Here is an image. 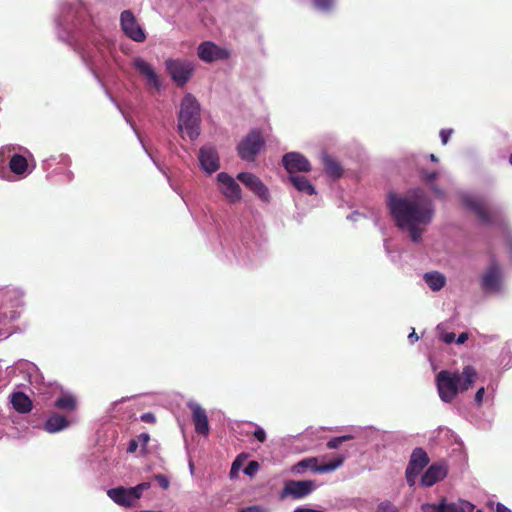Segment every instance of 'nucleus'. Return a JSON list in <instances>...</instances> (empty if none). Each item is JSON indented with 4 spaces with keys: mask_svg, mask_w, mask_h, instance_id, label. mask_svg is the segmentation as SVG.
<instances>
[{
    "mask_svg": "<svg viewBox=\"0 0 512 512\" xmlns=\"http://www.w3.org/2000/svg\"><path fill=\"white\" fill-rule=\"evenodd\" d=\"M56 30L58 38L73 47L94 74L107 63L108 56H113V41L106 35L100 19L79 0L61 6Z\"/></svg>",
    "mask_w": 512,
    "mask_h": 512,
    "instance_id": "f257e3e1",
    "label": "nucleus"
},
{
    "mask_svg": "<svg viewBox=\"0 0 512 512\" xmlns=\"http://www.w3.org/2000/svg\"><path fill=\"white\" fill-rule=\"evenodd\" d=\"M388 206L397 226L404 228L408 224L430 223L433 210L429 204L419 200H408L395 193H389Z\"/></svg>",
    "mask_w": 512,
    "mask_h": 512,
    "instance_id": "f03ea898",
    "label": "nucleus"
},
{
    "mask_svg": "<svg viewBox=\"0 0 512 512\" xmlns=\"http://www.w3.org/2000/svg\"><path fill=\"white\" fill-rule=\"evenodd\" d=\"M477 376L476 369L471 365L465 366L461 373L448 370L440 371L436 376V382L441 400L447 403L452 402L458 392L466 391L472 387Z\"/></svg>",
    "mask_w": 512,
    "mask_h": 512,
    "instance_id": "7ed1b4c3",
    "label": "nucleus"
},
{
    "mask_svg": "<svg viewBox=\"0 0 512 512\" xmlns=\"http://www.w3.org/2000/svg\"><path fill=\"white\" fill-rule=\"evenodd\" d=\"M200 104L191 94L184 95L178 116V130L182 136L195 140L200 135Z\"/></svg>",
    "mask_w": 512,
    "mask_h": 512,
    "instance_id": "20e7f679",
    "label": "nucleus"
},
{
    "mask_svg": "<svg viewBox=\"0 0 512 512\" xmlns=\"http://www.w3.org/2000/svg\"><path fill=\"white\" fill-rule=\"evenodd\" d=\"M150 482H142L134 487L118 486L107 490L108 497L117 505L132 508L142 497L143 492L150 489Z\"/></svg>",
    "mask_w": 512,
    "mask_h": 512,
    "instance_id": "39448f33",
    "label": "nucleus"
},
{
    "mask_svg": "<svg viewBox=\"0 0 512 512\" xmlns=\"http://www.w3.org/2000/svg\"><path fill=\"white\" fill-rule=\"evenodd\" d=\"M17 149H21V147L12 144L4 145L0 148V157L3 161L9 158L10 171L24 178L32 172L34 166L30 167L28 159L24 155L17 153Z\"/></svg>",
    "mask_w": 512,
    "mask_h": 512,
    "instance_id": "423d86ee",
    "label": "nucleus"
},
{
    "mask_svg": "<svg viewBox=\"0 0 512 512\" xmlns=\"http://www.w3.org/2000/svg\"><path fill=\"white\" fill-rule=\"evenodd\" d=\"M165 67L171 79L179 87H183L190 80L194 72L193 62L185 59H167Z\"/></svg>",
    "mask_w": 512,
    "mask_h": 512,
    "instance_id": "0eeeda50",
    "label": "nucleus"
},
{
    "mask_svg": "<svg viewBox=\"0 0 512 512\" xmlns=\"http://www.w3.org/2000/svg\"><path fill=\"white\" fill-rule=\"evenodd\" d=\"M344 460L345 457L343 455H337L333 460L327 463L318 464V458L309 457L299 461L291 470L298 474L305 472L307 469L317 473H329L339 468L344 463Z\"/></svg>",
    "mask_w": 512,
    "mask_h": 512,
    "instance_id": "6e6552de",
    "label": "nucleus"
},
{
    "mask_svg": "<svg viewBox=\"0 0 512 512\" xmlns=\"http://www.w3.org/2000/svg\"><path fill=\"white\" fill-rule=\"evenodd\" d=\"M264 146V140L260 131L252 130L237 146V151L242 160L254 161Z\"/></svg>",
    "mask_w": 512,
    "mask_h": 512,
    "instance_id": "1a4fd4ad",
    "label": "nucleus"
},
{
    "mask_svg": "<svg viewBox=\"0 0 512 512\" xmlns=\"http://www.w3.org/2000/svg\"><path fill=\"white\" fill-rule=\"evenodd\" d=\"M8 374L15 377H22L31 385H39L43 381V376L39 368L32 362L24 359L16 361L8 367Z\"/></svg>",
    "mask_w": 512,
    "mask_h": 512,
    "instance_id": "9d476101",
    "label": "nucleus"
},
{
    "mask_svg": "<svg viewBox=\"0 0 512 512\" xmlns=\"http://www.w3.org/2000/svg\"><path fill=\"white\" fill-rule=\"evenodd\" d=\"M502 283V268L495 259H492L481 277V288L486 293H498L502 289Z\"/></svg>",
    "mask_w": 512,
    "mask_h": 512,
    "instance_id": "9b49d317",
    "label": "nucleus"
},
{
    "mask_svg": "<svg viewBox=\"0 0 512 512\" xmlns=\"http://www.w3.org/2000/svg\"><path fill=\"white\" fill-rule=\"evenodd\" d=\"M218 190L229 203H237L242 198L239 184L226 172H220L217 177Z\"/></svg>",
    "mask_w": 512,
    "mask_h": 512,
    "instance_id": "f8f14e48",
    "label": "nucleus"
},
{
    "mask_svg": "<svg viewBox=\"0 0 512 512\" xmlns=\"http://www.w3.org/2000/svg\"><path fill=\"white\" fill-rule=\"evenodd\" d=\"M120 25L124 34L131 40L139 43L146 40L145 31L137 22L136 17L130 10H124L121 13Z\"/></svg>",
    "mask_w": 512,
    "mask_h": 512,
    "instance_id": "ddd939ff",
    "label": "nucleus"
},
{
    "mask_svg": "<svg viewBox=\"0 0 512 512\" xmlns=\"http://www.w3.org/2000/svg\"><path fill=\"white\" fill-rule=\"evenodd\" d=\"M237 179L252 191L259 199L268 202L270 193L268 187L261 181L259 177L250 172H241L237 175Z\"/></svg>",
    "mask_w": 512,
    "mask_h": 512,
    "instance_id": "4468645a",
    "label": "nucleus"
},
{
    "mask_svg": "<svg viewBox=\"0 0 512 512\" xmlns=\"http://www.w3.org/2000/svg\"><path fill=\"white\" fill-rule=\"evenodd\" d=\"M134 69L145 78L147 84L159 91L162 89V81L154 67L142 57H135L132 61Z\"/></svg>",
    "mask_w": 512,
    "mask_h": 512,
    "instance_id": "2eb2a0df",
    "label": "nucleus"
},
{
    "mask_svg": "<svg viewBox=\"0 0 512 512\" xmlns=\"http://www.w3.org/2000/svg\"><path fill=\"white\" fill-rule=\"evenodd\" d=\"M70 165V159L67 155L50 156L43 161V168L50 171L49 174L57 175L64 174L66 181H71L73 174L67 170Z\"/></svg>",
    "mask_w": 512,
    "mask_h": 512,
    "instance_id": "dca6fc26",
    "label": "nucleus"
},
{
    "mask_svg": "<svg viewBox=\"0 0 512 512\" xmlns=\"http://www.w3.org/2000/svg\"><path fill=\"white\" fill-rule=\"evenodd\" d=\"M465 205L472 210L483 223L493 225L497 222L498 213L490 210L483 201L468 198L465 200Z\"/></svg>",
    "mask_w": 512,
    "mask_h": 512,
    "instance_id": "f3484780",
    "label": "nucleus"
},
{
    "mask_svg": "<svg viewBox=\"0 0 512 512\" xmlns=\"http://www.w3.org/2000/svg\"><path fill=\"white\" fill-rule=\"evenodd\" d=\"M199 163L207 174L216 172L220 167V159L217 151L211 146H204L199 150Z\"/></svg>",
    "mask_w": 512,
    "mask_h": 512,
    "instance_id": "a211bd4d",
    "label": "nucleus"
},
{
    "mask_svg": "<svg viewBox=\"0 0 512 512\" xmlns=\"http://www.w3.org/2000/svg\"><path fill=\"white\" fill-rule=\"evenodd\" d=\"M188 407L192 412V421L195 426V431L198 434L207 436L210 431L208 417L206 411L197 402H188Z\"/></svg>",
    "mask_w": 512,
    "mask_h": 512,
    "instance_id": "6ab92c4d",
    "label": "nucleus"
},
{
    "mask_svg": "<svg viewBox=\"0 0 512 512\" xmlns=\"http://www.w3.org/2000/svg\"><path fill=\"white\" fill-rule=\"evenodd\" d=\"M197 52L199 58L207 63L228 57V52L225 49L218 47L210 41L201 43L198 46Z\"/></svg>",
    "mask_w": 512,
    "mask_h": 512,
    "instance_id": "aec40b11",
    "label": "nucleus"
},
{
    "mask_svg": "<svg viewBox=\"0 0 512 512\" xmlns=\"http://www.w3.org/2000/svg\"><path fill=\"white\" fill-rule=\"evenodd\" d=\"M316 489V483L313 480H290V497L301 499L311 494Z\"/></svg>",
    "mask_w": 512,
    "mask_h": 512,
    "instance_id": "412c9836",
    "label": "nucleus"
},
{
    "mask_svg": "<svg viewBox=\"0 0 512 512\" xmlns=\"http://www.w3.org/2000/svg\"><path fill=\"white\" fill-rule=\"evenodd\" d=\"M70 425L68 419L58 413L50 415L44 423V430L48 433H57L65 430Z\"/></svg>",
    "mask_w": 512,
    "mask_h": 512,
    "instance_id": "4be33fe9",
    "label": "nucleus"
},
{
    "mask_svg": "<svg viewBox=\"0 0 512 512\" xmlns=\"http://www.w3.org/2000/svg\"><path fill=\"white\" fill-rule=\"evenodd\" d=\"M446 476V469L442 465H431L421 478V483L424 486H433L438 481L442 480Z\"/></svg>",
    "mask_w": 512,
    "mask_h": 512,
    "instance_id": "5701e85b",
    "label": "nucleus"
},
{
    "mask_svg": "<svg viewBox=\"0 0 512 512\" xmlns=\"http://www.w3.org/2000/svg\"><path fill=\"white\" fill-rule=\"evenodd\" d=\"M429 463L428 454L422 448H415L411 454L410 461L407 467L421 472Z\"/></svg>",
    "mask_w": 512,
    "mask_h": 512,
    "instance_id": "b1692460",
    "label": "nucleus"
},
{
    "mask_svg": "<svg viewBox=\"0 0 512 512\" xmlns=\"http://www.w3.org/2000/svg\"><path fill=\"white\" fill-rule=\"evenodd\" d=\"M323 164L326 174L333 178L338 179L343 174V168L341 164L332 156L328 154L323 155Z\"/></svg>",
    "mask_w": 512,
    "mask_h": 512,
    "instance_id": "393cba45",
    "label": "nucleus"
},
{
    "mask_svg": "<svg viewBox=\"0 0 512 512\" xmlns=\"http://www.w3.org/2000/svg\"><path fill=\"white\" fill-rule=\"evenodd\" d=\"M13 408L19 413H28L32 408V402L23 392H14L11 395Z\"/></svg>",
    "mask_w": 512,
    "mask_h": 512,
    "instance_id": "a878e982",
    "label": "nucleus"
},
{
    "mask_svg": "<svg viewBox=\"0 0 512 512\" xmlns=\"http://www.w3.org/2000/svg\"><path fill=\"white\" fill-rule=\"evenodd\" d=\"M290 184L300 192L308 195L315 194V188L310 181L304 176L294 175L292 171H290Z\"/></svg>",
    "mask_w": 512,
    "mask_h": 512,
    "instance_id": "bb28decb",
    "label": "nucleus"
},
{
    "mask_svg": "<svg viewBox=\"0 0 512 512\" xmlns=\"http://www.w3.org/2000/svg\"><path fill=\"white\" fill-rule=\"evenodd\" d=\"M292 168L301 172H309L311 170V165L308 159L302 154L290 152V170Z\"/></svg>",
    "mask_w": 512,
    "mask_h": 512,
    "instance_id": "cd10ccee",
    "label": "nucleus"
},
{
    "mask_svg": "<svg viewBox=\"0 0 512 512\" xmlns=\"http://www.w3.org/2000/svg\"><path fill=\"white\" fill-rule=\"evenodd\" d=\"M424 280L433 291H439L446 283L445 276L439 272L426 273L424 275Z\"/></svg>",
    "mask_w": 512,
    "mask_h": 512,
    "instance_id": "c85d7f7f",
    "label": "nucleus"
},
{
    "mask_svg": "<svg viewBox=\"0 0 512 512\" xmlns=\"http://www.w3.org/2000/svg\"><path fill=\"white\" fill-rule=\"evenodd\" d=\"M54 405L60 410L73 411L76 408L77 401L74 395L65 392L56 399Z\"/></svg>",
    "mask_w": 512,
    "mask_h": 512,
    "instance_id": "c756f323",
    "label": "nucleus"
},
{
    "mask_svg": "<svg viewBox=\"0 0 512 512\" xmlns=\"http://www.w3.org/2000/svg\"><path fill=\"white\" fill-rule=\"evenodd\" d=\"M474 505L465 500H459L454 503L446 502V512H473Z\"/></svg>",
    "mask_w": 512,
    "mask_h": 512,
    "instance_id": "7c9ffc66",
    "label": "nucleus"
},
{
    "mask_svg": "<svg viewBox=\"0 0 512 512\" xmlns=\"http://www.w3.org/2000/svg\"><path fill=\"white\" fill-rule=\"evenodd\" d=\"M423 512H446V500L443 498L439 504L425 503L421 506Z\"/></svg>",
    "mask_w": 512,
    "mask_h": 512,
    "instance_id": "2f4dec72",
    "label": "nucleus"
},
{
    "mask_svg": "<svg viewBox=\"0 0 512 512\" xmlns=\"http://www.w3.org/2000/svg\"><path fill=\"white\" fill-rule=\"evenodd\" d=\"M352 439H354V436H352V435H343V436H339V437H334L326 443V447L328 449H337L340 447V445L343 442H346V441H349Z\"/></svg>",
    "mask_w": 512,
    "mask_h": 512,
    "instance_id": "473e14b6",
    "label": "nucleus"
},
{
    "mask_svg": "<svg viewBox=\"0 0 512 512\" xmlns=\"http://www.w3.org/2000/svg\"><path fill=\"white\" fill-rule=\"evenodd\" d=\"M147 155H148V156H149V158L153 161V163L155 164V166H156V167H157V168H158V169H159V170H160V171H161V172L166 176V178L168 179V182H169L170 187H171V188H172V189H173V190H174V191H175V192H176V193H177V194L182 198V200H183V201H185V199H184V196H183L182 192L180 191V189H179L177 186H175V185L171 182V180H170L169 176L167 175L166 171H165V170H163V168L160 166V164H159V163H158V162H157V161L152 157V155H151L150 153H148Z\"/></svg>",
    "mask_w": 512,
    "mask_h": 512,
    "instance_id": "72a5a7b5",
    "label": "nucleus"
},
{
    "mask_svg": "<svg viewBox=\"0 0 512 512\" xmlns=\"http://www.w3.org/2000/svg\"><path fill=\"white\" fill-rule=\"evenodd\" d=\"M418 224H408L405 227L409 229L410 238L413 242L420 241L423 230L417 227Z\"/></svg>",
    "mask_w": 512,
    "mask_h": 512,
    "instance_id": "f704fd0d",
    "label": "nucleus"
},
{
    "mask_svg": "<svg viewBox=\"0 0 512 512\" xmlns=\"http://www.w3.org/2000/svg\"><path fill=\"white\" fill-rule=\"evenodd\" d=\"M376 512H398L397 507L390 501L381 502Z\"/></svg>",
    "mask_w": 512,
    "mask_h": 512,
    "instance_id": "c9c22d12",
    "label": "nucleus"
},
{
    "mask_svg": "<svg viewBox=\"0 0 512 512\" xmlns=\"http://www.w3.org/2000/svg\"><path fill=\"white\" fill-rule=\"evenodd\" d=\"M438 175L439 174L436 171L428 172L425 169L420 170L421 179L427 183L433 182L438 177Z\"/></svg>",
    "mask_w": 512,
    "mask_h": 512,
    "instance_id": "e433bc0d",
    "label": "nucleus"
},
{
    "mask_svg": "<svg viewBox=\"0 0 512 512\" xmlns=\"http://www.w3.org/2000/svg\"><path fill=\"white\" fill-rule=\"evenodd\" d=\"M251 424L255 427L254 432H253L254 437L261 443L265 442L266 438H267L265 430L257 424H254V423H251Z\"/></svg>",
    "mask_w": 512,
    "mask_h": 512,
    "instance_id": "4c0bfd02",
    "label": "nucleus"
},
{
    "mask_svg": "<svg viewBox=\"0 0 512 512\" xmlns=\"http://www.w3.org/2000/svg\"><path fill=\"white\" fill-rule=\"evenodd\" d=\"M405 474H406L407 483L410 486H413L415 484L416 478L420 474V472L415 471V470L411 469L410 467H407Z\"/></svg>",
    "mask_w": 512,
    "mask_h": 512,
    "instance_id": "58836bf2",
    "label": "nucleus"
},
{
    "mask_svg": "<svg viewBox=\"0 0 512 512\" xmlns=\"http://www.w3.org/2000/svg\"><path fill=\"white\" fill-rule=\"evenodd\" d=\"M259 470V464L256 461H250L248 465L244 468V473L248 476H253Z\"/></svg>",
    "mask_w": 512,
    "mask_h": 512,
    "instance_id": "ea45409f",
    "label": "nucleus"
},
{
    "mask_svg": "<svg viewBox=\"0 0 512 512\" xmlns=\"http://www.w3.org/2000/svg\"><path fill=\"white\" fill-rule=\"evenodd\" d=\"M313 1H314L315 6L318 9L324 10V11L330 10L333 5V0H313Z\"/></svg>",
    "mask_w": 512,
    "mask_h": 512,
    "instance_id": "a19ab883",
    "label": "nucleus"
},
{
    "mask_svg": "<svg viewBox=\"0 0 512 512\" xmlns=\"http://www.w3.org/2000/svg\"><path fill=\"white\" fill-rule=\"evenodd\" d=\"M238 512H269V509L262 505H252L248 507H243L239 509Z\"/></svg>",
    "mask_w": 512,
    "mask_h": 512,
    "instance_id": "79ce46f5",
    "label": "nucleus"
},
{
    "mask_svg": "<svg viewBox=\"0 0 512 512\" xmlns=\"http://www.w3.org/2000/svg\"><path fill=\"white\" fill-rule=\"evenodd\" d=\"M121 114H122V116H124V117H125L126 122L131 126V128H132V129H133V131L135 132V134H136V136H137V138H138L139 142L141 143V145H142V147H143L144 151L146 152V154L150 153V152L147 150V148L145 147V145H144V143H143V141H142V138H141V136H140L139 132L137 131L136 127L134 126V124L131 122V120H130L128 117H126V116H125L124 111H121Z\"/></svg>",
    "mask_w": 512,
    "mask_h": 512,
    "instance_id": "37998d69",
    "label": "nucleus"
},
{
    "mask_svg": "<svg viewBox=\"0 0 512 512\" xmlns=\"http://www.w3.org/2000/svg\"><path fill=\"white\" fill-rule=\"evenodd\" d=\"M121 114H122V116H124V117H125L126 122L131 126V128H132V129H133V131L135 132V134H136V136H137V138H138L139 142L141 143V145H142V147H143L144 151L146 152V154L150 153V152L147 150V148L145 147V145H144V143H143V141H142V138H141V136H140L139 132L137 131L136 127L134 126V124L131 122V120H130L128 117H126V116H125L124 111H121Z\"/></svg>",
    "mask_w": 512,
    "mask_h": 512,
    "instance_id": "c03bdc74",
    "label": "nucleus"
},
{
    "mask_svg": "<svg viewBox=\"0 0 512 512\" xmlns=\"http://www.w3.org/2000/svg\"><path fill=\"white\" fill-rule=\"evenodd\" d=\"M453 132H454L453 129H442L440 131V138H441L443 145H446L448 143L449 138L451 137Z\"/></svg>",
    "mask_w": 512,
    "mask_h": 512,
    "instance_id": "a18cd8bd",
    "label": "nucleus"
},
{
    "mask_svg": "<svg viewBox=\"0 0 512 512\" xmlns=\"http://www.w3.org/2000/svg\"><path fill=\"white\" fill-rule=\"evenodd\" d=\"M241 468V462H240V457H238L233 463H232V466H231V470H230V476L233 478L235 477L239 470Z\"/></svg>",
    "mask_w": 512,
    "mask_h": 512,
    "instance_id": "49530a36",
    "label": "nucleus"
},
{
    "mask_svg": "<svg viewBox=\"0 0 512 512\" xmlns=\"http://www.w3.org/2000/svg\"><path fill=\"white\" fill-rule=\"evenodd\" d=\"M155 479L163 489H167L169 487V480L166 476L158 474L155 476Z\"/></svg>",
    "mask_w": 512,
    "mask_h": 512,
    "instance_id": "de8ad7c7",
    "label": "nucleus"
},
{
    "mask_svg": "<svg viewBox=\"0 0 512 512\" xmlns=\"http://www.w3.org/2000/svg\"><path fill=\"white\" fill-rule=\"evenodd\" d=\"M484 394H485L484 387H481L477 390V392L475 394V402L477 405H481V403L483 401Z\"/></svg>",
    "mask_w": 512,
    "mask_h": 512,
    "instance_id": "09e8293b",
    "label": "nucleus"
},
{
    "mask_svg": "<svg viewBox=\"0 0 512 512\" xmlns=\"http://www.w3.org/2000/svg\"><path fill=\"white\" fill-rule=\"evenodd\" d=\"M138 448V440L132 439L129 441L127 452L134 453Z\"/></svg>",
    "mask_w": 512,
    "mask_h": 512,
    "instance_id": "8fccbe9b",
    "label": "nucleus"
},
{
    "mask_svg": "<svg viewBox=\"0 0 512 512\" xmlns=\"http://www.w3.org/2000/svg\"><path fill=\"white\" fill-rule=\"evenodd\" d=\"M454 339H455V334L453 332L446 333L442 337V340L447 344L452 343L454 341Z\"/></svg>",
    "mask_w": 512,
    "mask_h": 512,
    "instance_id": "3c124183",
    "label": "nucleus"
},
{
    "mask_svg": "<svg viewBox=\"0 0 512 512\" xmlns=\"http://www.w3.org/2000/svg\"><path fill=\"white\" fill-rule=\"evenodd\" d=\"M288 496V481H284L283 488L280 492V498L285 499Z\"/></svg>",
    "mask_w": 512,
    "mask_h": 512,
    "instance_id": "603ef678",
    "label": "nucleus"
},
{
    "mask_svg": "<svg viewBox=\"0 0 512 512\" xmlns=\"http://www.w3.org/2000/svg\"><path fill=\"white\" fill-rule=\"evenodd\" d=\"M294 512H324V511L307 508V507H298L294 510Z\"/></svg>",
    "mask_w": 512,
    "mask_h": 512,
    "instance_id": "864d4df0",
    "label": "nucleus"
},
{
    "mask_svg": "<svg viewBox=\"0 0 512 512\" xmlns=\"http://www.w3.org/2000/svg\"><path fill=\"white\" fill-rule=\"evenodd\" d=\"M150 437L146 433H142L138 437V441H141L143 445H146L149 441Z\"/></svg>",
    "mask_w": 512,
    "mask_h": 512,
    "instance_id": "5fc2aeb1",
    "label": "nucleus"
},
{
    "mask_svg": "<svg viewBox=\"0 0 512 512\" xmlns=\"http://www.w3.org/2000/svg\"><path fill=\"white\" fill-rule=\"evenodd\" d=\"M496 512H512V511L510 509H508L504 504L497 503Z\"/></svg>",
    "mask_w": 512,
    "mask_h": 512,
    "instance_id": "6e6d98bb",
    "label": "nucleus"
},
{
    "mask_svg": "<svg viewBox=\"0 0 512 512\" xmlns=\"http://www.w3.org/2000/svg\"><path fill=\"white\" fill-rule=\"evenodd\" d=\"M467 339H468V334L464 332L458 336L456 342H457V344H463Z\"/></svg>",
    "mask_w": 512,
    "mask_h": 512,
    "instance_id": "4d7b16f0",
    "label": "nucleus"
},
{
    "mask_svg": "<svg viewBox=\"0 0 512 512\" xmlns=\"http://www.w3.org/2000/svg\"><path fill=\"white\" fill-rule=\"evenodd\" d=\"M282 166L283 168L288 171V153H285L283 156H282Z\"/></svg>",
    "mask_w": 512,
    "mask_h": 512,
    "instance_id": "13d9d810",
    "label": "nucleus"
},
{
    "mask_svg": "<svg viewBox=\"0 0 512 512\" xmlns=\"http://www.w3.org/2000/svg\"><path fill=\"white\" fill-rule=\"evenodd\" d=\"M408 339L411 342H415L418 340V335L416 334L415 330L413 329L412 332L409 334Z\"/></svg>",
    "mask_w": 512,
    "mask_h": 512,
    "instance_id": "bf43d9fd",
    "label": "nucleus"
},
{
    "mask_svg": "<svg viewBox=\"0 0 512 512\" xmlns=\"http://www.w3.org/2000/svg\"><path fill=\"white\" fill-rule=\"evenodd\" d=\"M11 293H12L13 295H15L16 297H18L20 300H22V298H23V292H22L21 290H19V289H13V290H11Z\"/></svg>",
    "mask_w": 512,
    "mask_h": 512,
    "instance_id": "052dcab7",
    "label": "nucleus"
},
{
    "mask_svg": "<svg viewBox=\"0 0 512 512\" xmlns=\"http://www.w3.org/2000/svg\"><path fill=\"white\" fill-rule=\"evenodd\" d=\"M144 421H152L154 420V416L151 413H146L142 416Z\"/></svg>",
    "mask_w": 512,
    "mask_h": 512,
    "instance_id": "680f3d73",
    "label": "nucleus"
},
{
    "mask_svg": "<svg viewBox=\"0 0 512 512\" xmlns=\"http://www.w3.org/2000/svg\"><path fill=\"white\" fill-rule=\"evenodd\" d=\"M10 320H16L19 318V313L16 311H12L9 316Z\"/></svg>",
    "mask_w": 512,
    "mask_h": 512,
    "instance_id": "e2e57ef3",
    "label": "nucleus"
},
{
    "mask_svg": "<svg viewBox=\"0 0 512 512\" xmlns=\"http://www.w3.org/2000/svg\"><path fill=\"white\" fill-rule=\"evenodd\" d=\"M11 334H12V332H2V331L0 330V339H6V338H8Z\"/></svg>",
    "mask_w": 512,
    "mask_h": 512,
    "instance_id": "0e129e2a",
    "label": "nucleus"
},
{
    "mask_svg": "<svg viewBox=\"0 0 512 512\" xmlns=\"http://www.w3.org/2000/svg\"><path fill=\"white\" fill-rule=\"evenodd\" d=\"M430 160L433 161V162H438V158L436 157V155L434 154H430Z\"/></svg>",
    "mask_w": 512,
    "mask_h": 512,
    "instance_id": "69168bd1",
    "label": "nucleus"
},
{
    "mask_svg": "<svg viewBox=\"0 0 512 512\" xmlns=\"http://www.w3.org/2000/svg\"><path fill=\"white\" fill-rule=\"evenodd\" d=\"M25 153H26V154H28V155L32 158V155H31V154H30V152H29V151H27L26 149H25Z\"/></svg>",
    "mask_w": 512,
    "mask_h": 512,
    "instance_id": "338daca9",
    "label": "nucleus"
},
{
    "mask_svg": "<svg viewBox=\"0 0 512 512\" xmlns=\"http://www.w3.org/2000/svg\"><path fill=\"white\" fill-rule=\"evenodd\" d=\"M509 161L512 164V154L510 155Z\"/></svg>",
    "mask_w": 512,
    "mask_h": 512,
    "instance_id": "774afa93",
    "label": "nucleus"
}]
</instances>
